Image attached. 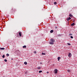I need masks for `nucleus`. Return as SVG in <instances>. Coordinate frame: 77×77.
I'll return each instance as SVG.
<instances>
[{
	"label": "nucleus",
	"instance_id": "4be33fe9",
	"mask_svg": "<svg viewBox=\"0 0 77 77\" xmlns=\"http://www.w3.org/2000/svg\"><path fill=\"white\" fill-rule=\"evenodd\" d=\"M5 62H7V60L5 59L4 60Z\"/></svg>",
	"mask_w": 77,
	"mask_h": 77
},
{
	"label": "nucleus",
	"instance_id": "5701e85b",
	"mask_svg": "<svg viewBox=\"0 0 77 77\" xmlns=\"http://www.w3.org/2000/svg\"><path fill=\"white\" fill-rule=\"evenodd\" d=\"M70 38H73V37H72V36H71L70 37Z\"/></svg>",
	"mask_w": 77,
	"mask_h": 77
},
{
	"label": "nucleus",
	"instance_id": "f03ea898",
	"mask_svg": "<svg viewBox=\"0 0 77 77\" xmlns=\"http://www.w3.org/2000/svg\"><path fill=\"white\" fill-rule=\"evenodd\" d=\"M51 42H55V40H54V39H51Z\"/></svg>",
	"mask_w": 77,
	"mask_h": 77
},
{
	"label": "nucleus",
	"instance_id": "412c9836",
	"mask_svg": "<svg viewBox=\"0 0 77 77\" xmlns=\"http://www.w3.org/2000/svg\"><path fill=\"white\" fill-rule=\"evenodd\" d=\"M34 53H35V54H36V51H34Z\"/></svg>",
	"mask_w": 77,
	"mask_h": 77
},
{
	"label": "nucleus",
	"instance_id": "6ab92c4d",
	"mask_svg": "<svg viewBox=\"0 0 77 77\" xmlns=\"http://www.w3.org/2000/svg\"><path fill=\"white\" fill-rule=\"evenodd\" d=\"M5 55H4L2 56V58H4L5 57Z\"/></svg>",
	"mask_w": 77,
	"mask_h": 77
},
{
	"label": "nucleus",
	"instance_id": "2eb2a0df",
	"mask_svg": "<svg viewBox=\"0 0 77 77\" xmlns=\"http://www.w3.org/2000/svg\"><path fill=\"white\" fill-rule=\"evenodd\" d=\"M42 72V70H40L39 71V73H41V72Z\"/></svg>",
	"mask_w": 77,
	"mask_h": 77
},
{
	"label": "nucleus",
	"instance_id": "9d476101",
	"mask_svg": "<svg viewBox=\"0 0 77 77\" xmlns=\"http://www.w3.org/2000/svg\"><path fill=\"white\" fill-rule=\"evenodd\" d=\"M41 67H40V66H38V68H37V69H41Z\"/></svg>",
	"mask_w": 77,
	"mask_h": 77
},
{
	"label": "nucleus",
	"instance_id": "20e7f679",
	"mask_svg": "<svg viewBox=\"0 0 77 77\" xmlns=\"http://www.w3.org/2000/svg\"><path fill=\"white\" fill-rule=\"evenodd\" d=\"M71 17H69L66 20H67V21H69V20H71Z\"/></svg>",
	"mask_w": 77,
	"mask_h": 77
},
{
	"label": "nucleus",
	"instance_id": "aec40b11",
	"mask_svg": "<svg viewBox=\"0 0 77 77\" xmlns=\"http://www.w3.org/2000/svg\"><path fill=\"white\" fill-rule=\"evenodd\" d=\"M67 71L68 72H70V70H67Z\"/></svg>",
	"mask_w": 77,
	"mask_h": 77
},
{
	"label": "nucleus",
	"instance_id": "a211bd4d",
	"mask_svg": "<svg viewBox=\"0 0 77 77\" xmlns=\"http://www.w3.org/2000/svg\"><path fill=\"white\" fill-rule=\"evenodd\" d=\"M6 56H9V54H7Z\"/></svg>",
	"mask_w": 77,
	"mask_h": 77
},
{
	"label": "nucleus",
	"instance_id": "4468645a",
	"mask_svg": "<svg viewBox=\"0 0 77 77\" xmlns=\"http://www.w3.org/2000/svg\"><path fill=\"white\" fill-rule=\"evenodd\" d=\"M53 30H51L50 31V33H53Z\"/></svg>",
	"mask_w": 77,
	"mask_h": 77
},
{
	"label": "nucleus",
	"instance_id": "dca6fc26",
	"mask_svg": "<svg viewBox=\"0 0 77 77\" xmlns=\"http://www.w3.org/2000/svg\"><path fill=\"white\" fill-rule=\"evenodd\" d=\"M54 5H56V4H57V2H54Z\"/></svg>",
	"mask_w": 77,
	"mask_h": 77
},
{
	"label": "nucleus",
	"instance_id": "1a4fd4ad",
	"mask_svg": "<svg viewBox=\"0 0 77 77\" xmlns=\"http://www.w3.org/2000/svg\"><path fill=\"white\" fill-rule=\"evenodd\" d=\"M0 49H1V50H5V48H1Z\"/></svg>",
	"mask_w": 77,
	"mask_h": 77
},
{
	"label": "nucleus",
	"instance_id": "7ed1b4c3",
	"mask_svg": "<svg viewBox=\"0 0 77 77\" xmlns=\"http://www.w3.org/2000/svg\"><path fill=\"white\" fill-rule=\"evenodd\" d=\"M72 55L70 53H69V54H68L69 57H71Z\"/></svg>",
	"mask_w": 77,
	"mask_h": 77
},
{
	"label": "nucleus",
	"instance_id": "a878e982",
	"mask_svg": "<svg viewBox=\"0 0 77 77\" xmlns=\"http://www.w3.org/2000/svg\"><path fill=\"white\" fill-rule=\"evenodd\" d=\"M69 35H72V34H69Z\"/></svg>",
	"mask_w": 77,
	"mask_h": 77
},
{
	"label": "nucleus",
	"instance_id": "f8f14e48",
	"mask_svg": "<svg viewBox=\"0 0 77 77\" xmlns=\"http://www.w3.org/2000/svg\"><path fill=\"white\" fill-rule=\"evenodd\" d=\"M23 48H26V46L24 45V46H23Z\"/></svg>",
	"mask_w": 77,
	"mask_h": 77
},
{
	"label": "nucleus",
	"instance_id": "f257e3e1",
	"mask_svg": "<svg viewBox=\"0 0 77 77\" xmlns=\"http://www.w3.org/2000/svg\"><path fill=\"white\" fill-rule=\"evenodd\" d=\"M54 72L55 74H57V69H56L54 70Z\"/></svg>",
	"mask_w": 77,
	"mask_h": 77
},
{
	"label": "nucleus",
	"instance_id": "423d86ee",
	"mask_svg": "<svg viewBox=\"0 0 77 77\" xmlns=\"http://www.w3.org/2000/svg\"><path fill=\"white\" fill-rule=\"evenodd\" d=\"M19 35L20 36H21V32H19Z\"/></svg>",
	"mask_w": 77,
	"mask_h": 77
},
{
	"label": "nucleus",
	"instance_id": "f3484780",
	"mask_svg": "<svg viewBox=\"0 0 77 77\" xmlns=\"http://www.w3.org/2000/svg\"><path fill=\"white\" fill-rule=\"evenodd\" d=\"M69 17H72V15L71 14H70L69 15Z\"/></svg>",
	"mask_w": 77,
	"mask_h": 77
},
{
	"label": "nucleus",
	"instance_id": "6e6552de",
	"mask_svg": "<svg viewBox=\"0 0 77 77\" xmlns=\"http://www.w3.org/2000/svg\"><path fill=\"white\" fill-rule=\"evenodd\" d=\"M60 57H58V61H59V60H60Z\"/></svg>",
	"mask_w": 77,
	"mask_h": 77
},
{
	"label": "nucleus",
	"instance_id": "393cba45",
	"mask_svg": "<svg viewBox=\"0 0 77 77\" xmlns=\"http://www.w3.org/2000/svg\"><path fill=\"white\" fill-rule=\"evenodd\" d=\"M47 74H48V73H49V72H47Z\"/></svg>",
	"mask_w": 77,
	"mask_h": 77
},
{
	"label": "nucleus",
	"instance_id": "bb28decb",
	"mask_svg": "<svg viewBox=\"0 0 77 77\" xmlns=\"http://www.w3.org/2000/svg\"><path fill=\"white\" fill-rule=\"evenodd\" d=\"M56 28H57V27H56Z\"/></svg>",
	"mask_w": 77,
	"mask_h": 77
},
{
	"label": "nucleus",
	"instance_id": "0eeeda50",
	"mask_svg": "<svg viewBox=\"0 0 77 77\" xmlns=\"http://www.w3.org/2000/svg\"><path fill=\"white\" fill-rule=\"evenodd\" d=\"M49 44H54V43H53V42H49Z\"/></svg>",
	"mask_w": 77,
	"mask_h": 77
},
{
	"label": "nucleus",
	"instance_id": "ddd939ff",
	"mask_svg": "<svg viewBox=\"0 0 77 77\" xmlns=\"http://www.w3.org/2000/svg\"><path fill=\"white\" fill-rule=\"evenodd\" d=\"M42 55H45V53H42Z\"/></svg>",
	"mask_w": 77,
	"mask_h": 77
},
{
	"label": "nucleus",
	"instance_id": "9b49d317",
	"mask_svg": "<svg viewBox=\"0 0 77 77\" xmlns=\"http://www.w3.org/2000/svg\"><path fill=\"white\" fill-rule=\"evenodd\" d=\"M24 64H25V65H27V62H25L24 63Z\"/></svg>",
	"mask_w": 77,
	"mask_h": 77
},
{
	"label": "nucleus",
	"instance_id": "b1692460",
	"mask_svg": "<svg viewBox=\"0 0 77 77\" xmlns=\"http://www.w3.org/2000/svg\"><path fill=\"white\" fill-rule=\"evenodd\" d=\"M68 45H71V44L69 43H68Z\"/></svg>",
	"mask_w": 77,
	"mask_h": 77
},
{
	"label": "nucleus",
	"instance_id": "39448f33",
	"mask_svg": "<svg viewBox=\"0 0 77 77\" xmlns=\"http://www.w3.org/2000/svg\"><path fill=\"white\" fill-rule=\"evenodd\" d=\"M74 25H75V23H73L71 24L72 26H74Z\"/></svg>",
	"mask_w": 77,
	"mask_h": 77
}]
</instances>
